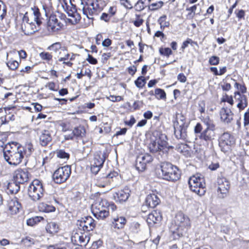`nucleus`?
Returning a JSON list of instances; mask_svg holds the SVG:
<instances>
[{
  "instance_id": "0eeeda50",
  "label": "nucleus",
  "mask_w": 249,
  "mask_h": 249,
  "mask_svg": "<svg viewBox=\"0 0 249 249\" xmlns=\"http://www.w3.org/2000/svg\"><path fill=\"white\" fill-rule=\"evenodd\" d=\"M188 184L190 190L199 195L203 196L206 193V183L203 177L198 174L191 176L189 179Z\"/></svg>"
},
{
  "instance_id": "423d86ee",
  "label": "nucleus",
  "mask_w": 249,
  "mask_h": 249,
  "mask_svg": "<svg viewBox=\"0 0 249 249\" xmlns=\"http://www.w3.org/2000/svg\"><path fill=\"white\" fill-rule=\"evenodd\" d=\"M45 189L42 182L38 179H34L28 188V195L34 201L39 200L44 196Z\"/></svg>"
},
{
  "instance_id": "c9c22d12",
  "label": "nucleus",
  "mask_w": 249,
  "mask_h": 249,
  "mask_svg": "<svg viewBox=\"0 0 249 249\" xmlns=\"http://www.w3.org/2000/svg\"><path fill=\"white\" fill-rule=\"evenodd\" d=\"M7 193L10 194H16L20 190V186L18 183L13 181L9 182L7 186Z\"/></svg>"
},
{
  "instance_id": "4468645a",
  "label": "nucleus",
  "mask_w": 249,
  "mask_h": 249,
  "mask_svg": "<svg viewBox=\"0 0 249 249\" xmlns=\"http://www.w3.org/2000/svg\"><path fill=\"white\" fill-rule=\"evenodd\" d=\"M62 52L63 53H58V61L69 67H72L73 63L71 61L75 59L76 56H79V54L73 53H69L67 48V51Z\"/></svg>"
},
{
  "instance_id": "1a4fd4ad",
  "label": "nucleus",
  "mask_w": 249,
  "mask_h": 249,
  "mask_svg": "<svg viewBox=\"0 0 249 249\" xmlns=\"http://www.w3.org/2000/svg\"><path fill=\"white\" fill-rule=\"evenodd\" d=\"M45 28L50 35H54L64 30V25L58 20L55 15H51L46 22Z\"/></svg>"
},
{
  "instance_id": "bb28decb",
  "label": "nucleus",
  "mask_w": 249,
  "mask_h": 249,
  "mask_svg": "<svg viewBox=\"0 0 249 249\" xmlns=\"http://www.w3.org/2000/svg\"><path fill=\"white\" fill-rule=\"evenodd\" d=\"M176 150L186 157H190L191 155V147L186 143H180L178 144L175 148Z\"/></svg>"
},
{
  "instance_id": "412c9836",
  "label": "nucleus",
  "mask_w": 249,
  "mask_h": 249,
  "mask_svg": "<svg viewBox=\"0 0 249 249\" xmlns=\"http://www.w3.org/2000/svg\"><path fill=\"white\" fill-rule=\"evenodd\" d=\"M220 118L222 122L229 124L233 120L234 113L230 108L222 107L219 111Z\"/></svg>"
},
{
  "instance_id": "0e129e2a",
  "label": "nucleus",
  "mask_w": 249,
  "mask_h": 249,
  "mask_svg": "<svg viewBox=\"0 0 249 249\" xmlns=\"http://www.w3.org/2000/svg\"><path fill=\"white\" fill-rule=\"evenodd\" d=\"M145 2V0H138L134 5L135 10L137 11L140 12L144 9L146 7Z\"/></svg>"
},
{
  "instance_id": "79ce46f5",
  "label": "nucleus",
  "mask_w": 249,
  "mask_h": 249,
  "mask_svg": "<svg viewBox=\"0 0 249 249\" xmlns=\"http://www.w3.org/2000/svg\"><path fill=\"white\" fill-rule=\"evenodd\" d=\"M8 53H7V62L6 66L9 68V70L11 71H16L18 69L19 66V63L14 60L13 58H10V59H8Z\"/></svg>"
},
{
  "instance_id": "e433bc0d",
  "label": "nucleus",
  "mask_w": 249,
  "mask_h": 249,
  "mask_svg": "<svg viewBox=\"0 0 249 249\" xmlns=\"http://www.w3.org/2000/svg\"><path fill=\"white\" fill-rule=\"evenodd\" d=\"M201 121L206 125V127L214 128L215 127L213 121L212 119L209 115H202L199 117Z\"/></svg>"
},
{
  "instance_id": "ddd939ff",
  "label": "nucleus",
  "mask_w": 249,
  "mask_h": 249,
  "mask_svg": "<svg viewBox=\"0 0 249 249\" xmlns=\"http://www.w3.org/2000/svg\"><path fill=\"white\" fill-rule=\"evenodd\" d=\"M217 193L219 197L224 198L229 192L230 181L224 177H219L217 179Z\"/></svg>"
},
{
  "instance_id": "72a5a7b5",
  "label": "nucleus",
  "mask_w": 249,
  "mask_h": 249,
  "mask_svg": "<svg viewBox=\"0 0 249 249\" xmlns=\"http://www.w3.org/2000/svg\"><path fill=\"white\" fill-rule=\"evenodd\" d=\"M38 209L40 212L44 213H51L55 211V207L44 202L40 203L38 205Z\"/></svg>"
},
{
  "instance_id": "aec40b11",
  "label": "nucleus",
  "mask_w": 249,
  "mask_h": 249,
  "mask_svg": "<svg viewBox=\"0 0 249 249\" xmlns=\"http://www.w3.org/2000/svg\"><path fill=\"white\" fill-rule=\"evenodd\" d=\"M233 97L235 102L237 103L236 107L239 112L244 110L248 106V99L247 96L239 92L233 93Z\"/></svg>"
},
{
  "instance_id": "c85d7f7f",
  "label": "nucleus",
  "mask_w": 249,
  "mask_h": 249,
  "mask_svg": "<svg viewBox=\"0 0 249 249\" xmlns=\"http://www.w3.org/2000/svg\"><path fill=\"white\" fill-rule=\"evenodd\" d=\"M157 140H156L151 142L149 144V149L153 153H156L162 150L165 146L164 143L165 142L161 141V143H160L159 141L157 142Z\"/></svg>"
},
{
  "instance_id": "393cba45",
  "label": "nucleus",
  "mask_w": 249,
  "mask_h": 249,
  "mask_svg": "<svg viewBox=\"0 0 249 249\" xmlns=\"http://www.w3.org/2000/svg\"><path fill=\"white\" fill-rule=\"evenodd\" d=\"M67 13L69 16L73 18V19H68L71 24L75 25L80 22L81 17L80 14L77 12L76 6L75 5L72 4L70 10Z\"/></svg>"
},
{
  "instance_id": "c756f323",
  "label": "nucleus",
  "mask_w": 249,
  "mask_h": 249,
  "mask_svg": "<svg viewBox=\"0 0 249 249\" xmlns=\"http://www.w3.org/2000/svg\"><path fill=\"white\" fill-rule=\"evenodd\" d=\"M91 5L95 11V15H98L106 6L107 3L104 0H96L91 3Z\"/></svg>"
},
{
  "instance_id": "f704fd0d",
  "label": "nucleus",
  "mask_w": 249,
  "mask_h": 249,
  "mask_svg": "<svg viewBox=\"0 0 249 249\" xmlns=\"http://www.w3.org/2000/svg\"><path fill=\"white\" fill-rule=\"evenodd\" d=\"M105 160V158L104 154L101 151H99L94 154L92 163L98 166H103Z\"/></svg>"
},
{
  "instance_id": "5701e85b",
  "label": "nucleus",
  "mask_w": 249,
  "mask_h": 249,
  "mask_svg": "<svg viewBox=\"0 0 249 249\" xmlns=\"http://www.w3.org/2000/svg\"><path fill=\"white\" fill-rule=\"evenodd\" d=\"M21 30L25 35L30 36L39 31L40 26H36L35 23L29 22L21 24Z\"/></svg>"
},
{
  "instance_id": "4c0bfd02",
  "label": "nucleus",
  "mask_w": 249,
  "mask_h": 249,
  "mask_svg": "<svg viewBox=\"0 0 249 249\" xmlns=\"http://www.w3.org/2000/svg\"><path fill=\"white\" fill-rule=\"evenodd\" d=\"M158 23L160 25V28L162 30H164L165 28L169 27L170 23L167 19L166 15H162L158 19Z\"/></svg>"
},
{
  "instance_id": "a878e982",
  "label": "nucleus",
  "mask_w": 249,
  "mask_h": 249,
  "mask_svg": "<svg viewBox=\"0 0 249 249\" xmlns=\"http://www.w3.org/2000/svg\"><path fill=\"white\" fill-rule=\"evenodd\" d=\"M160 198L156 195L150 194L146 197L145 204L148 207L154 208L160 204Z\"/></svg>"
},
{
  "instance_id": "4be33fe9",
  "label": "nucleus",
  "mask_w": 249,
  "mask_h": 249,
  "mask_svg": "<svg viewBox=\"0 0 249 249\" xmlns=\"http://www.w3.org/2000/svg\"><path fill=\"white\" fill-rule=\"evenodd\" d=\"M130 190L125 188L118 190L113 194V198L117 202H125L130 196Z\"/></svg>"
},
{
  "instance_id": "dca6fc26",
  "label": "nucleus",
  "mask_w": 249,
  "mask_h": 249,
  "mask_svg": "<svg viewBox=\"0 0 249 249\" xmlns=\"http://www.w3.org/2000/svg\"><path fill=\"white\" fill-rule=\"evenodd\" d=\"M78 229L82 231L89 232L95 228V221L91 216H86L78 221Z\"/></svg>"
},
{
  "instance_id": "2eb2a0df",
  "label": "nucleus",
  "mask_w": 249,
  "mask_h": 249,
  "mask_svg": "<svg viewBox=\"0 0 249 249\" xmlns=\"http://www.w3.org/2000/svg\"><path fill=\"white\" fill-rule=\"evenodd\" d=\"M22 208V205L16 197L10 198L7 200L6 210L7 213L11 215L18 213Z\"/></svg>"
},
{
  "instance_id": "13d9d810",
  "label": "nucleus",
  "mask_w": 249,
  "mask_h": 249,
  "mask_svg": "<svg viewBox=\"0 0 249 249\" xmlns=\"http://www.w3.org/2000/svg\"><path fill=\"white\" fill-rule=\"evenodd\" d=\"M131 22L135 27H140L144 22V20L142 18V16L141 14H136L135 19L132 20Z\"/></svg>"
},
{
  "instance_id": "774afa93",
  "label": "nucleus",
  "mask_w": 249,
  "mask_h": 249,
  "mask_svg": "<svg viewBox=\"0 0 249 249\" xmlns=\"http://www.w3.org/2000/svg\"><path fill=\"white\" fill-rule=\"evenodd\" d=\"M249 125V107L244 114V126L246 129L247 126Z\"/></svg>"
},
{
  "instance_id": "39448f33",
  "label": "nucleus",
  "mask_w": 249,
  "mask_h": 249,
  "mask_svg": "<svg viewBox=\"0 0 249 249\" xmlns=\"http://www.w3.org/2000/svg\"><path fill=\"white\" fill-rule=\"evenodd\" d=\"M163 179L175 182L179 179L181 177V172L177 166L171 163L164 162L160 165Z\"/></svg>"
},
{
  "instance_id": "9b49d317",
  "label": "nucleus",
  "mask_w": 249,
  "mask_h": 249,
  "mask_svg": "<svg viewBox=\"0 0 249 249\" xmlns=\"http://www.w3.org/2000/svg\"><path fill=\"white\" fill-rule=\"evenodd\" d=\"M71 240L74 245L85 247L90 240L89 233L77 229L73 232Z\"/></svg>"
},
{
  "instance_id": "37998d69",
  "label": "nucleus",
  "mask_w": 249,
  "mask_h": 249,
  "mask_svg": "<svg viewBox=\"0 0 249 249\" xmlns=\"http://www.w3.org/2000/svg\"><path fill=\"white\" fill-rule=\"evenodd\" d=\"M32 10L35 16V21L37 25L40 26L42 22V18H41V15L39 8L37 6H34L33 7H32Z\"/></svg>"
},
{
  "instance_id": "49530a36",
  "label": "nucleus",
  "mask_w": 249,
  "mask_h": 249,
  "mask_svg": "<svg viewBox=\"0 0 249 249\" xmlns=\"http://www.w3.org/2000/svg\"><path fill=\"white\" fill-rule=\"evenodd\" d=\"M45 87L50 91L57 92L59 90V84L53 81H51L47 82Z\"/></svg>"
},
{
  "instance_id": "cd10ccee",
  "label": "nucleus",
  "mask_w": 249,
  "mask_h": 249,
  "mask_svg": "<svg viewBox=\"0 0 249 249\" xmlns=\"http://www.w3.org/2000/svg\"><path fill=\"white\" fill-rule=\"evenodd\" d=\"M52 140V136L48 130H44L42 131L39 136V143L41 146H47Z\"/></svg>"
},
{
  "instance_id": "a19ab883",
  "label": "nucleus",
  "mask_w": 249,
  "mask_h": 249,
  "mask_svg": "<svg viewBox=\"0 0 249 249\" xmlns=\"http://www.w3.org/2000/svg\"><path fill=\"white\" fill-rule=\"evenodd\" d=\"M175 134L178 139L185 140L187 137V130L183 125H180L178 130H175Z\"/></svg>"
},
{
  "instance_id": "2f4dec72",
  "label": "nucleus",
  "mask_w": 249,
  "mask_h": 249,
  "mask_svg": "<svg viewBox=\"0 0 249 249\" xmlns=\"http://www.w3.org/2000/svg\"><path fill=\"white\" fill-rule=\"evenodd\" d=\"M83 14L84 15L92 21L93 20V16L95 15V11L93 7L90 8L89 5L87 3L84 5L82 9Z\"/></svg>"
},
{
  "instance_id": "5fc2aeb1",
  "label": "nucleus",
  "mask_w": 249,
  "mask_h": 249,
  "mask_svg": "<svg viewBox=\"0 0 249 249\" xmlns=\"http://www.w3.org/2000/svg\"><path fill=\"white\" fill-rule=\"evenodd\" d=\"M54 154L53 152H50L47 155L43 158L42 166H44L45 168L50 165Z\"/></svg>"
},
{
  "instance_id": "6e6d98bb",
  "label": "nucleus",
  "mask_w": 249,
  "mask_h": 249,
  "mask_svg": "<svg viewBox=\"0 0 249 249\" xmlns=\"http://www.w3.org/2000/svg\"><path fill=\"white\" fill-rule=\"evenodd\" d=\"M164 5L162 1H159L156 2L150 3L148 7V9L152 11H155L161 8Z\"/></svg>"
},
{
  "instance_id": "c03bdc74",
  "label": "nucleus",
  "mask_w": 249,
  "mask_h": 249,
  "mask_svg": "<svg viewBox=\"0 0 249 249\" xmlns=\"http://www.w3.org/2000/svg\"><path fill=\"white\" fill-rule=\"evenodd\" d=\"M41 59L48 64L52 62L53 60V55L51 53L43 51L39 53Z\"/></svg>"
},
{
  "instance_id": "7c9ffc66",
  "label": "nucleus",
  "mask_w": 249,
  "mask_h": 249,
  "mask_svg": "<svg viewBox=\"0 0 249 249\" xmlns=\"http://www.w3.org/2000/svg\"><path fill=\"white\" fill-rule=\"evenodd\" d=\"M59 230V226L57 223L54 222H49L46 226V230L47 232L52 235L58 233Z\"/></svg>"
},
{
  "instance_id": "e2e57ef3",
  "label": "nucleus",
  "mask_w": 249,
  "mask_h": 249,
  "mask_svg": "<svg viewBox=\"0 0 249 249\" xmlns=\"http://www.w3.org/2000/svg\"><path fill=\"white\" fill-rule=\"evenodd\" d=\"M57 157L60 159L68 160L70 157L69 153H67L64 149H58L56 151Z\"/></svg>"
},
{
  "instance_id": "a18cd8bd",
  "label": "nucleus",
  "mask_w": 249,
  "mask_h": 249,
  "mask_svg": "<svg viewBox=\"0 0 249 249\" xmlns=\"http://www.w3.org/2000/svg\"><path fill=\"white\" fill-rule=\"evenodd\" d=\"M155 98L158 100L165 101L167 99L166 93L162 89L157 88L155 89Z\"/></svg>"
},
{
  "instance_id": "b1692460",
  "label": "nucleus",
  "mask_w": 249,
  "mask_h": 249,
  "mask_svg": "<svg viewBox=\"0 0 249 249\" xmlns=\"http://www.w3.org/2000/svg\"><path fill=\"white\" fill-rule=\"evenodd\" d=\"M126 223L127 220L125 217L117 215L113 218L111 226L115 230H121L124 228Z\"/></svg>"
},
{
  "instance_id": "7ed1b4c3",
  "label": "nucleus",
  "mask_w": 249,
  "mask_h": 249,
  "mask_svg": "<svg viewBox=\"0 0 249 249\" xmlns=\"http://www.w3.org/2000/svg\"><path fill=\"white\" fill-rule=\"evenodd\" d=\"M22 146L18 142H11L7 144L3 149V156L9 164L14 166L19 165L24 158Z\"/></svg>"
},
{
  "instance_id": "69168bd1",
  "label": "nucleus",
  "mask_w": 249,
  "mask_h": 249,
  "mask_svg": "<svg viewBox=\"0 0 249 249\" xmlns=\"http://www.w3.org/2000/svg\"><path fill=\"white\" fill-rule=\"evenodd\" d=\"M120 4L127 9H131L133 7L132 3L130 0H119Z\"/></svg>"
},
{
  "instance_id": "a211bd4d",
  "label": "nucleus",
  "mask_w": 249,
  "mask_h": 249,
  "mask_svg": "<svg viewBox=\"0 0 249 249\" xmlns=\"http://www.w3.org/2000/svg\"><path fill=\"white\" fill-rule=\"evenodd\" d=\"M31 174L27 168H18L14 173V179L19 184H23L29 181Z\"/></svg>"
},
{
  "instance_id": "20e7f679",
  "label": "nucleus",
  "mask_w": 249,
  "mask_h": 249,
  "mask_svg": "<svg viewBox=\"0 0 249 249\" xmlns=\"http://www.w3.org/2000/svg\"><path fill=\"white\" fill-rule=\"evenodd\" d=\"M203 126L201 123H197L194 128L195 134H200L198 138L201 143V145L205 147H207L209 144H212L213 141L216 136L215 127H206L202 130Z\"/></svg>"
},
{
  "instance_id": "ea45409f",
  "label": "nucleus",
  "mask_w": 249,
  "mask_h": 249,
  "mask_svg": "<svg viewBox=\"0 0 249 249\" xmlns=\"http://www.w3.org/2000/svg\"><path fill=\"white\" fill-rule=\"evenodd\" d=\"M59 126L61 128L63 132H66L71 130L72 125L70 121L62 120L58 123Z\"/></svg>"
},
{
  "instance_id": "f8f14e48",
  "label": "nucleus",
  "mask_w": 249,
  "mask_h": 249,
  "mask_svg": "<svg viewBox=\"0 0 249 249\" xmlns=\"http://www.w3.org/2000/svg\"><path fill=\"white\" fill-rule=\"evenodd\" d=\"M71 130V133L64 135L65 141L82 140L86 136V129L82 124L74 126Z\"/></svg>"
},
{
  "instance_id": "f257e3e1",
  "label": "nucleus",
  "mask_w": 249,
  "mask_h": 249,
  "mask_svg": "<svg viewBox=\"0 0 249 249\" xmlns=\"http://www.w3.org/2000/svg\"><path fill=\"white\" fill-rule=\"evenodd\" d=\"M101 195L100 193H97L93 196L94 202L91 205V210L97 219L103 220L109 215V208L114 212L117 209V207L114 202H108L106 199L102 198Z\"/></svg>"
},
{
  "instance_id": "de8ad7c7",
  "label": "nucleus",
  "mask_w": 249,
  "mask_h": 249,
  "mask_svg": "<svg viewBox=\"0 0 249 249\" xmlns=\"http://www.w3.org/2000/svg\"><path fill=\"white\" fill-rule=\"evenodd\" d=\"M210 71L215 76H220L224 74L227 71V68L226 66L220 68L219 71H218L217 68L214 67H211L210 68Z\"/></svg>"
},
{
  "instance_id": "3c124183",
  "label": "nucleus",
  "mask_w": 249,
  "mask_h": 249,
  "mask_svg": "<svg viewBox=\"0 0 249 249\" xmlns=\"http://www.w3.org/2000/svg\"><path fill=\"white\" fill-rule=\"evenodd\" d=\"M52 0H40L43 9L45 11L46 15L50 13L52 7Z\"/></svg>"
},
{
  "instance_id": "473e14b6",
  "label": "nucleus",
  "mask_w": 249,
  "mask_h": 249,
  "mask_svg": "<svg viewBox=\"0 0 249 249\" xmlns=\"http://www.w3.org/2000/svg\"><path fill=\"white\" fill-rule=\"evenodd\" d=\"M47 50L52 51L54 53H63L62 51H67V47L62 46L61 42H56L48 47Z\"/></svg>"
},
{
  "instance_id": "864d4df0",
  "label": "nucleus",
  "mask_w": 249,
  "mask_h": 249,
  "mask_svg": "<svg viewBox=\"0 0 249 249\" xmlns=\"http://www.w3.org/2000/svg\"><path fill=\"white\" fill-rule=\"evenodd\" d=\"M146 83V79L143 76H139L134 81L135 86L139 89H142Z\"/></svg>"
},
{
  "instance_id": "f3484780",
  "label": "nucleus",
  "mask_w": 249,
  "mask_h": 249,
  "mask_svg": "<svg viewBox=\"0 0 249 249\" xmlns=\"http://www.w3.org/2000/svg\"><path fill=\"white\" fill-rule=\"evenodd\" d=\"M234 143L233 137L228 132L224 133L219 139V145L224 152H227Z\"/></svg>"
},
{
  "instance_id": "bf43d9fd",
  "label": "nucleus",
  "mask_w": 249,
  "mask_h": 249,
  "mask_svg": "<svg viewBox=\"0 0 249 249\" xmlns=\"http://www.w3.org/2000/svg\"><path fill=\"white\" fill-rule=\"evenodd\" d=\"M59 2L66 12L68 13L70 10L72 4L71 0H59Z\"/></svg>"
},
{
  "instance_id": "338daca9",
  "label": "nucleus",
  "mask_w": 249,
  "mask_h": 249,
  "mask_svg": "<svg viewBox=\"0 0 249 249\" xmlns=\"http://www.w3.org/2000/svg\"><path fill=\"white\" fill-rule=\"evenodd\" d=\"M208 62L210 65H218L220 62V58L217 56L213 55L209 58Z\"/></svg>"
},
{
  "instance_id": "052dcab7",
  "label": "nucleus",
  "mask_w": 249,
  "mask_h": 249,
  "mask_svg": "<svg viewBox=\"0 0 249 249\" xmlns=\"http://www.w3.org/2000/svg\"><path fill=\"white\" fill-rule=\"evenodd\" d=\"M129 230L132 233H137L141 231V224L138 222H133L130 224Z\"/></svg>"
},
{
  "instance_id": "603ef678",
  "label": "nucleus",
  "mask_w": 249,
  "mask_h": 249,
  "mask_svg": "<svg viewBox=\"0 0 249 249\" xmlns=\"http://www.w3.org/2000/svg\"><path fill=\"white\" fill-rule=\"evenodd\" d=\"M118 172L117 171H111L106 177H103V179L107 180L109 183L111 181H113L114 180L118 179Z\"/></svg>"
},
{
  "instance_id": "6ab92c4d",
  "label": "nucleus",
  "mask_w": 249,
  "mask_h": 249,
  "mask_svg": "<svg viewBox=\"0 0 249 249\" xmlns=\"http://www.w3.org/2000/svg\"><path fill=\"white\" fill-rule=\"evenodd\" d=\"M162 219L161 212L158 210L153 211L147 217L146 222L149 227H151L157 224H159Z\"/></svg>"
},
{
  "instance_id": "9d476101",
  "label": "nucleus",
  "mask_w": 249,
  "mask_h": 249,
  "mask_svg": "<svg viewBox=\"0 0 249 249\" xmlns=\"http://www.w3.org/2000/svg\"><path fill=\"white\" fill-rule=\"evenodd\" d=\"M153 161V157L148 153H140L135 162L136 169L139 172H143Z\"/></svg>"
},
{
  "instance_id": "09e8293b",
  "label": "nucleus",
  "mask_w": 249,
  "mask_h": 249,
  "mask_svg": "<svg viewBox=\"0 0 249 249\" xmlns=\"http://www.w3.org/2000/svg\"><path fill=\"white\" fill-rule=\"evenodd\" d=\"M23 149V155L25 156H30L32 153L34 151L33 144L31 142L26 143L24 146H22Z\"/></svg>"
},
{
  "instance_id": "58836bf2",
  "label": "nucleus",
  "mask_w": 249,
  "mask_h": 249,
  "mask_svg": "<svg viewBox=\"0 0 249 249\" xmlns=\"http://www.w3.org/2000/svg\"><path fill=\"white\" fill-rule=\"evenodd\" d=\"M234 87L237 90L235 91L233 93L239 92L240 94H245L247 92V88L243 80L240 83L235 82Z\"/></svg>"
},
{
  "instance_id": "4d7b16f0",
  "label": "nucleus",
  "mask_w": 249,
  "mask_h": 249,
  "mask_svg": "<svg viewBox=\"0 0 249 249\" xmlns=\"http://www.w3.org/2000/svg\"><path fill=\"white\" fill-rule=\"evenodd\" d=\"M159 53L160 55L168 58L173 54V51L168 47H160L159 48Z\"/></svg>"
},
{
  "instance_id": "680f3d73",
  "label": "nucleus",
  "mask_w": 249,
  "mask_h": 249,
  "mask_svg": "<svg viewBox=\"0 0 249 249\" xmlns=\"http://www.w3.org/2000/svg\"><path fill=\"white\" fill-rule=\"evenodd\" d=\"M21 242L24 246L31 247L35 244V241L30 236H26L22 239Z\"/></svg>"
},
{
  "instance_id": "8fccbe9b",
  "label": "nucleus",
  "mask_w": 249,
  "mask_h": 249,
  "mask_svg": "<svg viewBox=\"0 0 249 249\" xmlns=\"http://www.w3.org/2000/svg\"><path fill=\"white\" fill-rule=\"evenodd\" d=\"M231 95H229L227 93L223 94L220 99L221 103H227L231 106H233L234 105L233 98Z\"/></svg>"
},
{
  "instance_id": "6e6552de",
  "label": "nucleus",
  "mask_w": 249,
  "mask_h": 249,
  "mask_svg": "<svg viewBox=\"0 0 249 249\" xmlns=\"http://www.w3.org/2000/svg\"><path fill=\"white\" fill-rule=\"evenodd\" d=\"M71 173V166L65 165L59 167L53 173V179L57 184L65 182L70 178Z\"/></svg>"
},
{
  "instance_id": "f03ea898",
  "label": "nucleus",
  "mask_w": 249,
  "mask_h": 249,
  "mask_svg": "<svg viewBox=\"0 0 249 249\" xmlns=\"http://www.w3.org/2000/svg\"><path fill=\"white\" fill-rule=\"evenodd\" d=\"M191 223L189 217L181 212H178L169 228L173 234L178 238L184 236L191 228Z\"/></svg>"
}]
</instances>
